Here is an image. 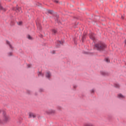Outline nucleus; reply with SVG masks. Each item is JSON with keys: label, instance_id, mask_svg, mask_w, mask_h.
Instances as JSON below:
<instances>
[{"label": "nucleus", "instance_id": "27", "mask_svg": "<svg viewBox=\"0 0 126 126\" xmlns=\"http://www.w3.org/2000/svg\"><path fill=\"white\" fill-rule=\"evenodd\" d=\"M27 93L30 94H31V92L30 91L28 90V91H27Z\"/></svg>", "mask_w": 126, "mask_h": 126}, {"label": "nucleus", "instance_id": "35", "mask_svg": "<svg viewBox=\"0 0 126 126\" xmlns=\"http://www.w3.org/2000/svg\"><path fill=\"white\" fill-rule=\"evenodd\" d=\"M59 110H61V107H59Z\"/></svg>", "mask_w": 126, "mask_h": 126}, {"label": "nucleus", "instance_id": "12", "mask_svg": "<svg viewBox=\"0 0 126 126\" xmlns=\"http://www.w3.org/2000/svg\"><path fill=\"white\" fill-rule=\"evenodd\" d=\"M36 26H37V29L39 31H42V26H41V24L40 23L36 24Z\"/></svg>", "mask_w": 126, "mask_h": 126}, {"label": "nucleus", "instance_id": "29", "mask_svg": "<svg viewBox=\"0 0 126 126\" xmlns=\"http://www.w3.org/2000/svg\"><path fill=\"white\" fill-rule=\"evenodd\" d=\"M43 91L44 90H43V89H39V92H43Z\"/></svg>", "mask_w": 126, "mask_h": 126}, {"label": "nucleus", "instance_id": "28", "mask_svg": "<svg viewBox=\"0 0 126 126\" xmlns=\"http://www.w3.org/2000/svg\"><path fill=\"white\" fill-rule=\"evenodd\" d=\"M31 65H31L30 64H28L27 66H28V68H29L30 67H31Z\"/></svg>", "mask_w": 126, "mask_h": 126}, {"label": "nucleus", "instance_id": "16", "mask_svg": "<svg viewBox=\"0 0 126 126\" xmlns=\"http://www.w3.org/2000/svg\"><path fill=\"white\" fill-rule=\"evenodd\" d=\"M0 10H3V11H6V9H4L3 7L1 6L0 4Z\"/></svg>", "mask_w": 126, "mask_h": 126}, {"label": "nucleus", "instance_id": "17", "mask_svg": "<svg viewBox=\"0 0 126 126\" xmlns=\"http://www.w3.org/2000/svg\"><path fill=\"white\" fill-rule=\"evenodd\" d=\"M15 24V21L14 20H11L10 23V25L11 26L14 25Z\"/></svg>", "mask_w": 126, "mask_h": 126}, {"label": "nucleus", "instance_id": "18", "mask_svg": "<svg viewBox=\"0 0 126 126\" xmlns=\"http://www.w3.org/2000/svg\"><path fill=\"white\" fill-rule=\"evenodd\" d=\"M84 126H94V125L91 124H87L86 123L84 125Z\"/></svg>", "mask_w": 126, "mask_h": 126}, {"label": "nucleus", "instance_id": "3", "mask_svg": "<svg viewBox=\"0 0 126 126\" xmlns=\"http://www.w3.org/2000/svg\"><path fill=\"white\" fill-rule=\"evenodd\" d=\"M12 10L16 11V12H17V13H22V10H21V7H13L12 8Z\"/></svg>", "mask_w": 126, "mask_h": 126}, {"label": "nucleus", "instance_id": "26", "mask_svg": "<svg viewBox=\"0 0 126 126\" xmlns=\"http://www.w3.org/2000/svg\"><path fill=\"white\" fill-rule=\"evenodd\" d=\"M8 55L9 56H12V53L9 52L8 53Z\"/></svg>", "mask_w": 126, "mask_h": 126}, {"label": "nucleus", "instance_id": "6", "mask_svg": "<svg viewBox=\"0 0 126 126\" xmlns=\"http://www.w3.org/2000/svg\"><path fill=\"white\" fill-rule=\"evenodd\" d=\"M89 37L93 41H96V38H95V35L93 33H90L89 34Z\"/></svg>", "mask_w": 126, "mask_h": 126}, {"label": "nucleus", "instance_id": "23", "mask_svg": "<svg viewBox=\"0 0 126 126\" xmlns=\"http://www.w3.org/2000/svg\"><path fill=\"white\" fill-rule=\"evenodd\" d=\"M28 38L29 40H32V37L30 35H28Z\"/></svg>", "mask_w": 126, "mask_h": 126}, {"label": "nucleus", "instance_id": "36", "mask_svg": "<svg viewBox=\"0 0 126 126\" xmlns=\"http://www.w3.org/2000/svg\"><path fill=\"white\" fill-rule=\"evenodd\" d=\"M1 113V110H0V114Z\"/></svg>", "mask_w": 126, "mask_h": 126}, {"label": "nucleus", "instance_id": "9", "mask_svg": "<svg viewBox=\"0 0 126 126\" xmlns=\"http://www.w3.org/2000/svg\"><path fill=\"white\" fill-rule=\"evenodd\" d=\"M6 44L9 46L10 49L13 50V47H12V45L10 44V42L8 40H6Z\"/></svg>", "mask_w": 126, "mask_h": 126}, {"label": "nucleus", "instance_id": "20", "mask_svg": "<svg viewBox=\"0 0 126 126\" xmlns=\"http://www.w3.org/2000/svg\"><path fill=\"white\" fill-rule=\"evenodd\" d=\"M53 12H54V11L52 10H48V13H49V14H53Z\"/></svg>", "mask_w": 126, "mask_h": 126}, {"label": "nucleus", "instance_id": "2", "mask_svg": "<svg viewBox=\"0 0 126 126\" xmlns=\"http://www.w3.org/2000/svg\"><path fill=\"white\" fill-rule=\"evenodd\" d=\"M2 120L0 119V124H6L10 121V116L5 111H2Z\"/></svg>", "mask_w": 126, "mask_h": 126}, {"label": "nucleus", "instance_id": "5", "mask_svg": "<svg viewBox=\"0 0 126 126\" xmlns=\"http://www.w3.org/2000/svg\"><path fill=\"white\" fill-rule=\"evenodd\" d=\"M54 18L55 19V21L58 23V24H61V21L59 20V18H60V16L58 14H55L54 16Z\"/></svg>", "mask_w": 126, "mask_h": 126}, {"label": "nucleus", "instance_id": "10", "mask_svg": "<svg viewBox=\"0 0 126 126\" xmlns=\"http://www.w3.org/2000/svg\"><path fill=\"white\" fill-rule=\"evenodd\" d=\"M46 114H47L48 115H51L52 114H55V111L52 110H47V111H46Z\"/></svg>", "mask_w": 126, "mask_h": 126}, {"label": "nucleus", "instance_id": "19", "mask_svg": "<svg viewBox=\"0 0 126 126\" xmlns=\"http://www.w3.org/2000/svg\"><path fill=\"white\" fill-rule=\"evenodd\" d=\"M38 76H40H40H42L43 77L44 76V74L42 73V72H38Z\"/></svg>", "mask_w": 126, "mask_h": 126}, {"label": "nucleus", "instance_id": "13", "mask_svg": "<svg viewBox=\"0 0 126 126\" xmlns=\"http://www.w3.org/2000/svg\"><path fill=\"white\" fill-rule=\"evenodd\" d=\"M51 72L50 71H48L45 74V76L47 77V78L50 79L51 77Z\"/></svg>", "mask_w": 126, "mask_h": 126}, {"label": "nucleus", "instance_id": "31", "mask_svg": "<svg viewBox=\"0 0 126 126\" xmlns=\"http://www.w3.org/2000/svg\"><path fill=\"white\" fill-rule=\"evenodd\" d=\"M52 54H56V51L53 50V51H52Z\"/></svg>", "mask_w": 126, "mask_h": 126}, {"label": "nucleus", "instance_id": "25", "mask_svg": "<svg viewBox=\"0 0 126 126\" xmlns=\"http://www.w3.org/2000/svg\"><path fill=\"white\" fill-rule=\"evenodd\" d=\"M18 25H22V22H19V23H17Z\"/></svg>", "mask_w": 126, "mask_h": 126}, {"label": "nucleus", "instance_id": "15", "mask_svg": "<svg viewBox=\"0 0 126 126\" xmlns=\"http://www.w3.org/2000/svg\"><path fill=\"white\" fill-rule=\"evenodd\" d=\"M118 98H121L122 99H124V98H125V96L121 94H118Z\"/></svg>", "mask_w": 126, "mask_h": 126}, {"label": "nucleus", "instance_id": "32", "mask_svg": "<svg viewBox=\"0 0 126 126\" xmlns=\"http://www.w3.org/2000/svg\"><path fill=\"white\" fill-rule=\"evenodd\" d=\"M94 89H93L91 91V93H94Z\"/></svg>", "mask_w": 126, "mask_h": 126}, {"label": "nucleus", "instance_id": "21", "mask_svg": "<svg viewBox=\"0 0 126 126\" xmlns=\"http://www.w3.org/2000/svg\"><path fill=\"white\" fill-rule=\"evenodd\" d=\"M114 87H116V88H120V85L118 84H114Z\"/></svg>", "mask_w": 126, "mask_h": 126}, {"label": "nucleus", "instance_id": "38", "mask_svg": "<svg viewBox=\"0 0 126 126\" xmlns=\"http://www.w3.org/2000/svg\"><path fill=\"white\" fill-rule=\"evenodd\" d=\"M41 36H43V35H41Z\"/></svg>", "mask_w": 126, "mask_h": 126}, {"label": "nucleus", "instance_id": "1", "mask_svg": "<svg viewBox=\"0 0 126 126\" xmlns=\"http://www.w3.org/2000/svg\"><path fill=\"white\" fill-rule=\"evenodd\" d=\"M94 48L95 50L98 51L99 52H104L107 48V45L103 42L99 41L96 43H95Z\"/></svg>", "mask_w": 126, "mask_h": 126}, {"label": "nucleus", "instance_id": "14", "mask_svg": "<svg viewBox=\"0 0 126 126\" xmlns=\"http://www.w3.org/2000/svg\"><path fill=\"white\" fill-rule=\"evenodd\" d=\"M86 39V35L83 34L82 37V43L84 42V40Z\"/></svg>", "mask_w": 126, "mask_h": 126}, {"label": "nucleus", "instance_id": "8", "mask_svg": "<svg viewBox=\"0 0 126 126\" xmlns=\"http://www.w3.org/2000/svg\"><path fill=\"white\" fill-rule=\"evenodd\" d=\"M51 32L53 35H56L58 33V29H53L51 30Z\"/></svg>", "mask_w": 126, "mask_h": 126}, {"label": "nucleus", "instance_id": "33", "mask_svg": "<svg viewBox=\"0 0 126 126\" xmlns=\"http://www.w3.org/2000/svg\"><path fill=\"white\" fill-rule=\"evenodd\" d=\"M77 87V86H73V88H76Z\"/></svg>", "mask_w": 126, "mask_h": 126}, {"label": "nucleus", "instance_id": "30", "mask_svg": "<svg viewBox=\"0 0 126 126\" xmlns=\"http://www.w3.org/2000/svg\"><path fill=\"white\" fill-rule=\"evenodd\" d=\"M54 2H56V3H59V1H58L57 0H54Z\"/></svg>", "mask_w": 126, "mask_h": 126}, {"label": "nucleus", "instance_id": "22", "mask_svg": "<svg viewBox=\"0 0 126 126\" xmlns=\"http://www.w3.org/2000/svg\"><path fill=\"white\" fill-rule=\"evenodd\" d=\"M73 41H74L75 45H77V42L76 41V38H74L73 39Z\"/></svg>", "mask_w": 126, "mask_h": 126}, {"label": "nucleus", "instance_id": "4", "mask_svg": "<svg viewBox=\"0 0 126 126\" xmlns=\"http://www.w3.org/2000/svg\"><path fill=\"white\" fill-rule=\"evenodd\" d=\"M61 45H63V41H61L60 40H57L56 42V48H60Z\"/></svg>", "mask_w": 126, "mask_h": 126}, {"label": "nucleus", "instance_id": "34", "mask_svg": "<svg viewBox=\"0 0 126 126\" xmlns=\"http://www.w3.org/2000/svg\"><path fill=\"white\" fill-rule=\"evenodd\" d=\"M121 18L122 19H124V16H122Z\"/></svg>", "mask_w": 126, "mask_h": 126}, {"label": "nucleus", "instance_id": "24", "mask_svg": "<svg viewBox=\"0 0 126 126\" xmlns=\"http://www.w3.org/2000/svg\"><path fill=\"white\" fill-rule=\"evenodd\" d=\"M105 60L106 63H110V60L108 58H106Z\"/></svg>", "mask_w": 126, "mask_h": 126}, {"label": "nucleus", "instance_id": "37", "mask_svg": "<svg viewBox=\"0 0 126 126\" xmlns=\"http://www.w3.org/2000/svg\"><path fill=\"white\" fill-rule=\"evenodd\" d=\"M35 95H37V94L35 93Z\"/></svg>", "mask_w": 126, "mask_h": 126}, {"label": "nucleus", "instance_id": "11", "mask_svg": "<svg viewBox=\"0 0 126 126\" xmlns=\"http://www.w3.org/2000/svg\"><path fill=\"white\" fill-rule=\"evenodd\" d=\"M29 118H33L34 119V118H36V115L32 112H30L29 113Z\"/></svg>", "mask_w": 126, "mask_h": 126}, {"label": "nucleus", "instance_id": "7", "mask_svg": "<svg viewBox=\"0 0 126 126\" xmlns=\"http://www.w3.org/2000/svg\"><path fill=\"white\" fill-rule=\"evenodd\" d=\"M100 74L103 75V76H108V75H110V73L108 72H105L103 71H100Z\"/></svg>", "mask_w": 126, "mask_h": 126}]
</instances>
